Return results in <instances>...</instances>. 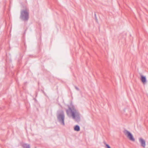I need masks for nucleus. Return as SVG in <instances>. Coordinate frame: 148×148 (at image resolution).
<instances>
[{
    "label": "nucleus",
    "instance_id": "nucleus-7",
    "mask_svg": "<svg viewBox=\"0 0 148 148\" xmlns=\"http://www.w3.org/2000/svg\"><path fill=\"white\" fill-rule=\"evenodd\" d=\"M74 130L75 131L78 132L80 130V127L78 125H76L74 127Z\"/></svg>",
    "mask_w": 148,
    "mask_h": 148
},
{
    "label": "nucleus",
    "instance_id": "nucleus-2",
    "mask_svg": "<svg viewBox=\"0 0 148 148\" xmlns=\"http://www.w3.org/2000/svg\"><path fill=\"white\" fill-rule=\"evenodd\" d=\"M29 18V10L27 8L25 7L20 12V18L23 21H27Z\"/></svg>",
    "mask_w": 148,
    "mask_h": 148
},
{
    "label": "nucleus",
    "instance_id": "nucleus-10",
    "mask_svg": "<svg viewBox=\"0 0 148 148\" xmlns=\"http://www.w3.org/2000/svg\"><path fill=\"white\" fill-rule=\"evenodd\" d=\"M76 88L77 90H78V88H77V87H76Z\"/></svg>",
    "mask_w": 148,
    "mask_h": 148
},
{
    "label": "nucleus",
    "instance_id": "nucleus-4",
    "mask_svg": "<svg viewBox=\"0 0 148 148\" xmlns=\"http://www.w3.org/2000/svg\"><path fill=\"white\" fill-rule=\"evenodd\" d=\"M123 132L125 136L131 140L134 141L135 139L134 138L132 134L127 130H125Z\"/></svg>",
    "mask_w": 148,
    "mask_h": 148
},
{
    "label": "nucleus",
    "instance_id": "nucleus-1",
    "mask_svg": "<svg viewBox=\"0 0 148 148\" xmlns=\"http://www.w3.org/2000/svg\"><path fill=\"white\" fill-rule=\"evenodd\" d=\"M67 116L72 117L75 121L78 122L80 119V114L79 112L75 108L74 106L71 104L68 106V109L66 110Z\"/></svg>",
    "mask_w": 148,
    "mask_h": 148
},
{
    "label": "nucleus",
    "instance_id": "nucleus-8",
    "mask_svg": "<svg viewBox=\"0 0 148 148\" xmlns=\"http://www.w3.org/2000/svg\"><path fill=\"white\" fill-rule=\"evenodd\" d=\"M23 146L24 148H30L29 145L27 144H24L23 145Z\"/></svg>",
    "mask_w": 148,
    "mask_h": 148
},
{
    "label": "nucleus",
    "instance_id": "nucleus-3",
    "mask_svg": "<svg viewBox=\"0 0 148 148\" xmlns=\"http://www.w3.org/2000/svg\"><path fill=\"white\" fill-rule=\"evenodd\" d=\"M56 117L57 121L59 124L61 126H65V115L64 111L62 110L58 111L56 114Z\"/></svg>",
    "mask_w": 148,
    "mask_h": 148
},
{
    "label": "nucleus",
    "instance_id": "nucleus-5",
    "mask_svg": "<svg viewBox=\"0 0 148 148\" xmlns=\"http://www.w3.org/2000/svg\"><path fill=\"white\" fill-rule=\"evenodd\" d=\"M138 141L141 147L145 148L146 146L145 140L142 138H138Z\"/></svg>",
    "mask_w": 148,
    "mask_h": 148
},
{
    "label": "nucleus",
    "instance_id": "nucleus-9",
    "mask_svg": "<svg viewBox=\"0 0 148 148\" xmlns=\"http://www.w3.org/2000/svg\"><path fill=\"white\" fill-rule=\"evenodd\" d=\"M106 148H111L110 146L108 144H105Z\"/></svg>",
    "mask_w": 148,
    "mask_h": 148
},
{
    "label": "nucleus",
    "instance_id": "nucleus-6",
    "mask_svg": "<svg viewBox=\"0 0 148 148\" xmlns=\"http://www.w3.org/2000/svg\"><path fill=\"white\" fill-rule=\"evenodd\" d=\"M141 80L143 84H145L146 83L147 80L145 76L141 75Z\"/></svg>",
    "mask_w": 148,
    "mask_h": 148
}]
</instances>
